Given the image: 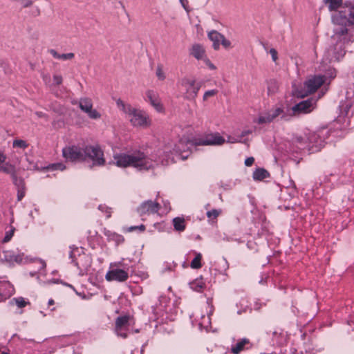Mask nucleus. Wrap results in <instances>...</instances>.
Instances as JSON below:
<instances>
[{
    "instance_id": "1",
    "label": "nucleus",
    "mask_w": 354,
    "mask_h": 354,
    "mask_svg": "<svg viewBox=\"0 0 354 354\" xmlns=\"http://www.w3.org/2000/svg\"><path fill=\"white\" fill-rule=\"evenodd\" d=\"M330 11L339 10L333 15V24L339 27L335 28L336 35H344L347 32L346 26L354 24V3H345L342 0H323Z\"/></svg>"
},
{
    "instance_id": "2",
    "label": "nucleus",
    "mask_w": 354,
    "mask_h": 354,
    "mask_svg": "<svg viewBox=\"0 0 354 354\" xmlns=\"http://www.w3.org/2000/svg\"><path fill=\"white\" fill-rule=\"evenodd\" d=\"M112 163L118 167H132L139 171L152 169L158 164L154 155L148 156L140 151L131 153H115Z\"/></svg>"
},
{
    "instance_id": "3",
    "label": "nucleus",
    "mask_w": 354,
    "mask_h": 354,
    "mask_svg": "<svg viewBox=\"0 0 354 354\" xmlns=\"http://www.w3.org/2000/svg\"><path fill=\"white\" fill-rule=\"evenodd\" d=\"M116 104L118 109L125 114L132 126L142 129L150 127L151 120L145 111L127 104L121 100H118Z\"/></svg>"
},
{
    "instance_id": "4",
    "label": "nucleus",
    "mask_w": 354,
    "mask_h": 354,
    "mask_svg": "<svg viewBox=\"0 0 354 354\" xmlns=\"http://www.w3.org/2000/svg\"><path fill=\"white\" fill-rule=\"evenodd\" d=\"M196 145V142L191 140L187 136H183L176 142L167 143L163 149L161 164L167 165L174 162V157H170V154L180 155L182 153L190 151Z\"/></svg>"
},
{
    "instance_id": "5",
    "label": "nucleus",
    "mask_w": 354,
    "mask_h": 354,
    "mask_svg": "<svg viewBox=\"0 0 354 354\" xmlns=\"http://www.w3.org/2000/svg\"><path fill=\"white\" fill-rule=\"evenodd\" d=\"M324 140L321 135L315 132H310L304 136L297 137L295 144L299 149H308L312 152H316L324 146Z\"/></svg>"
},
{
    "instance_id": "6",
    "label": "nucleus",
    "mask_w": 354,
    "mask_h": 354,
    "mask_svg": "<svg viewBox=\"0 0 354 354\" xmlns=\"http://www.w3.org/2000/svg\"><path fill=\"white\" fill-rule=\"evenodd\" d=\"M177 85L183 91V97L187 100H195L201 87V84L197 82L194 77L188 76L180 78L178 81Z\"/></svg>"
},
{
    "instance_id": "7",
    "label": "nucleus",
    "mask_w": 354,
    "mask_h": 354,
    "mask_svg": "<svg viewBox=\"0 0 354 354\" xmlns=\"http://www.w3.org/2000/svg\"><path fill=\"white\" fill-rule=\"evenodd\" d=\"M129 277V267L124 266L122 261L111 263L109 270L105 275V279L108 281L124 282Z\"/></svg>"
},
{
    "instance_id": "8",
    "label": "nucleus",
    "mask_w": 354,
    "mask_h": 354,
    "mask_svg": "<svg viewBox=\"0 0 354 354\" xmlns=\"http://www.w3.org/2000/svg\"><path fill=\"white\" fill-rule=\"evenodd\" d=\"M70 257L79 269L80 274L84 275L89 272L92 258L88 254L82 252V249L75 248L72 250Z\"/></svg>"
},
{
    "instance_id": "9",
    "label": "nucleus",
    "mask_w": 354,
    "mask_h": 354,
    "mask_svg": "<svg viewBox=\"0 0 354 354\" xmlns=\"http://www.w3.org/2000/svg\"><path fill=\"white\" fill-rule=\"evenodd\" d=\"M325 82L326 79L322 75L310 77L304 82V87L301 90L294 88L292 91L293 95L299 97H304L315 92Z\"/></svg>"
},
{
    "instance_id": "10",
    "label": "nucleus",
    "mask_w": 354,
    "mask_h": 354,
    "mask_svg": "<svg viewBox=\"0 0 354 354\" xmlns=\"http://www.w3.org/2000/svg\"><path fill=\"white\" fill-rule=\"evenodd\" d=\"M135 321L130 315H122L115 320V331L118 336L127 338L134 328Z\"/></svg>"
},
{
    "instance_id": "11",
    "label": "nucleus",
    "mask_w": 354,
    "mask_h": 354,
    "mask_svg": "<svg viewBox=\"0 0 354 354\" xmlns=\"http://www.w3.org/2000/svg\"><path fill=\"white\" fill-rule=\"evenodd\" d=\"M63 157L70 162L85 160L84 147L78 145H68L62 149Z\"/></svg>"
},
{
    "instance_id": "12",
    "label": "nucleus",
    "mask_w": 354,
    "mask_h": 354,
    "mask_svg": "<svg viewBox=\"0 0 354 354\" xmlns=\"http://www.w3.org/2000/svg\"><path fill=\"white\" fill-rule=\"evenodd\" d=\"M85 160L89 159L94 166H102L105 163L104 153L97 146H86L84 147Z\"/></svg>"
},
{
    "instance_id": "13",
    "label": "nucleus",
    "mask_w": 354,
    "mask_h": 354,
    "mask_svg": "<svg viewBox=\"0 0 354 354\" xmlns=\"http://www.w3.org/2000/svg\"><path fill=\"white\" fill-rule=\"evenodd\" d=\"M206 315L203 314V312L196 310L194 314L193 317L194 321L198 322V324L200 328H205L206 330L210 326V315L213 312V306L209 301H207L205 306Z\"/></svg>"
},
{
    "instance_id": "14",
    "label": "nucleus",
    "mask_w": 354,
    "mask_h": 354,
    "mask_svg": "<svg viewBox=\"0 0 354 354\" xmlns=\"http://www.w3.org/2000/svg\"><path fill=\"white\" fill-rule=\"evenodd\" d=\"M3 254V259L11 265H14L15 263H27L31 261V259L28 256L25 255V254L22 252L6 250L4 251Z\"/></svg>"
},
{
    "instance_id": "15",
    "label": "nucleus",
    "mask_w": 354,
    "mask_h": 354,
    "mask_svg": "<svg viewBox=\"0 0 354 354\" xmlns=\"http://www.w3.org/2000/svg\"><path fill=\"white\" fill-rule=\"evenodd\" d=\"M79 107L87 114L88 117L92 120H99L101 118V113L93 106V102L88 97L81 98L79 101Z\"/></svg>"
},
{
    "instance_id": "16",
    "label": "nucleus",
    "mask_w": 354,
    "mask_h": 354,
    "mask_svg": "<svg viewBox=\"0 0 354 354\" xmlns=\"http://www.w3.org/2000/svg\"><path fill=\"white\" fill-rule=\"evenodd\" d=\"M225 142V139L218 133H209L196 140L198 145H221Z\"/></svg>"
},
{
    "instance_id": "17",
    "label": "nucleus",
    "mask_w": 354,
    "mask_h": 354,
    "mask_svg": "<svg viewBox=\"0 0 354 354\" xmlns=\"http://www.w3.org/2000/svg\"><path fill=\"white\" fill-rule=\"evenodd\" d=\"M340 115L338 120H341L342 118H346L344 122L346 125L349 124V118L353 115L354 111V98L347 99L346 101L342 102L340 105Z\"/></svg>"
},
{
    "instance_id": "18",
    "label": "nucleus",
    "mask_w": 354,
    "mask_h": 354,
    "mask_svg": "<svg viewBox=\"0 0 354 354\" xmlns=\"http://www.w3.org/2000/svg\"><path fill=\"white\" fill-rule=\"evenodd\" d=\"M315 107V102L313 100L302 101L292 108L294 115L305 114L311 112Z\"/></svg>"
},
{
    "instance_id": "19",
    "label": "nucleus",
    "mask_w": 354,
    "mask_h": 354,
    "mask_svg": "<svg viewBox=\"0 0 354 354\" xmlns=\"http://www.w3.org/2000/svg\"><path fill=\"white\" fill-rule=\"evenodd\" d=\"M283 113V110L279 106H274L268 111L261 114L257 120L259 124L270 123Z\"/></svg>"
},
{
    "instance_id": "20",
    "label": "nucleus",
    "mask_w": 354,
    "mask_h": 354,
    "mask_svg": "<svg viewBox=\"0 0 354 354\" xmlns=\"http://www.w3.org/2000/svg\"><path fill=\"white\" fill-rule=\"evenodd\" d=\"M159 208L160 205L158 203L147 201L142 203L138 208L137 211L140 216H144L158 212Z\"/></svg>"
},
{
    "instance_id": "21",
    "label": "nucleus",
    "mask_w": 354,
    "mask_h": 354,
    "mask_svg": "<svg viewBox=\"0 0 354 354\" xmlns=\"http://www.w3.org/2000/svg\"><path fill=\"white\" fill-rule=\"evenodd\" d=\"M189 53L198 60H203L207 57L204 46L198 44L192 45Z\"/></svg>"
},
{
    "instance_id": "22",
    "label": "nucleus",
    "mask_w": 354,
    "mask_h": 354,
    "mask_svg": "<svg viewBox=\"0 0 354 354\" xmlns=\"http://www.w3.org/2000/svg\"><path fill=\"white\" fill-rule=\"evenodd\" d=\"M222 36L223 35L216 30H212L208 33V37L213 42L214 50L219 49Z\"/></svg>"
},
{
    "instance_id": "23",
    "label": "nucleus",
    "mask_w": 354,
    "mask_h": 354,
    "mask_svg": "<svg viewBox=\"0 0 354 354\" xmlns=\"http://www.w3.org/2000/svg\"><path fill=\"white\" fill-rule=\"evenodd\" d=\"M338 48L339 50L337 53H335V49L333 48L328 50L326 53L327 59H328L329 61H338L342 57H343L344 55H345V51L341 48V46H339Z\"/></svg>"
},
{
    "instance_id": "24",
    "label": "nucleus",
    "mask_w": 354,
    "mask_h": 354,
    "mask_svg": "<svg viewBox=\"0 0 354 354\" xmlns=\"http://www.w3.org/2000/svg\"><path fill=\"white\" fill-rule=\"evenodd\" d=\"M3 171L7 174H11L15 183H17V180H18L16 177V171L15 167L9 162H6L3 166L0 167V171Z\"/></svg>"
},
{
    "instance_id": "25",
    "label": "nucleus",
    "mask_w": 354,
    "mask_h": 354,
    "mask_svg": "<svg viewBox=\"0 0 354 354\" xmlns=\"http://www.w3.org/2000/svg\"><path fill=\"white\" fill-rule=\"evenodd\" d=\"M104 234L108 238L109 241H113L117 244H120L124 241V238L122 236L118 234L115 232H113L110 230L104 229Z\"/></svg>"
},
{
    "instance_id": "26",
    "label": "nucleus",
    "mask_w": 354,
    "mask_h": 354,
    "mask_svg": "<svg viewBox=\"0 0 354 354\" xmlns=\"http://www.w3.org/2000/svg\"><path fill=\"white\" fill-rule=\"evenodd\" d=\"M26 161L28 165H26V169L28 170H39L40 169L38 162L36 159L30 155H26Z\"/></svg>"
},
{
    "instance_id": "27",
    "label": "nucleus",
    "mask_w": 354,
    "mask_h": 354,
    "mask_svg": "<svg viewBox=\"0 0 354 354\" xmlns=\"http://www.w3.org/2000/svg\"><path fill=\"white\" fill-rule=\"evenodd\" d=\"M270 176L268 171L263 168H258L253 172V178L254 180H263Z\"/></svg>"
},
{
    "instance_id": "28",
    "label": "nucleus",
    "mask_w": 354,
    "mask_h": 354,
    "mask_svg": "<svg viewBox=\"0 0 354 354\" xmlns=\"http://www.w3.org/2000/svg\"><path fill=\"white\" fill-rule=\"evenodd\" d=\"M190 288L196 292H201L205 287V282L203 278L196 279L194 281L189 283Z\"/></svg>"
},
{
    "instance_id": "29",
    "label": "nucleus",
    "mask_w": 354,
    "mask_h": 354,
    "mask_svg": "<svg viewBox=\"0 0 354 354\" xmlns=\"http://www.w3.org/2000/svg\"><path fill=\"white\" fill-rule=\"evenodd\" d=\"M50 53L54 58L60 60L72 59L75 57V55L73 53L59 54L55 50H50Z\"/></svg>"
},
{
    "instance_id": "30",
    "label": "nucleus",
    "mask_w": 354,
    "mask_h": 354,
    "mask_svg": "<svg viewBox=\"0 0 354 354\" xmlns=\"http://www.w3.org/2000/svg\"><path fill=\"white\" fill-rule=\"evenodd\" d=\"M173 225L175 230L183 232L185 229V221L184 218L176 217L173 219Z\"/></svg>"
},
{
    "instance_id": "31",
    "label": "nucleus",
    "mask_w": 354,
    "mask_h": 354,
    "mask_svg": "<svg viewBox=\"0 0 354 354\" xmlns=\"http://www.w3.org/2000/svg\"><path fill=\"white\" fill-rule=\"evenodd\" d=\"M5 286L9 289L8 292L3 291L2 288H0V302L5 301L9 298L15 291L14 287L10 283H6Z\"/></svg>"
},
{
    "instance_id": "32",
    "label": "nucleus",
    "mask_w": 354,
    "mask_h": 354,
    "mask_svg": "<svg viewBox=\"0 0 354 354\" xmlns=\"http://www.w3.org/2000/svg\"><path fill=\"white\" fill-rule=\"evenodd\" d=\"M10 304H12V305L15 304L18 308H22L25 307L26 306H27L28 304H30V302L28 301V299H26L22 297H19L13 298L10 301Z\"/></svg>"
},
{
    "instance_id": "33",
    "label": "nucleus",
    "mask_w": 354,
    "mask_h": 354,
    "mask_svg": "<svg viewBox=\"0 0 354 354\" xmlns=\"http://www.w3.org/2000/svg\"><path fill=\"white\" fill-rule=\"evenodd\" d=\"M146 97L151 106L160 100L158 94L151 90H149L146 92Z\"/></svg>"
},
{
    "instance_id": "34",
    "label": "nucleus",
    "mask_w": 354,
    "mask_h": 354,
    "mask_svg": "<svg viewBox=\"0 0 354 354\" xmlns=\"http://www.w3.org/2000/svg\"><path fill=\"white\" fill-rule=\"evenodd\" d=\"M146 97L151 106L160 100L158 94L151 90H149L146 92Z\"/></svg>"
},
{
    "instance_id": "35",
    "label": "nucleus",
    "mask_w": 354,
    "mask_h": 354,
    "mask_svg": "<svg viewBox=\"0 0 354 354\" xmlns=\"http://www.w3.org/2000/svg\"><path fill=\"white\" fill-rule=\"evenodd\" d=\"M15 184L18 186L19 188L17 194L18 200L21 201L25 195L24 182L22 179H19L17 180V183Z\"/></svg>"
},
{
    "instance_id": "36",
    "label": "nucleus",
    "mask_w": 354,
    "mask_h": 354,
    "mask_svg": "<svg viewBox=\"0 0 354 354\" xmlns=\"http://www.w3.org/2000/svg\"><path fill=\"white\" fill-rule=\"evenodd\" d=\"M202 254L201 253H196L195 258L192 261L190 266L193 269H198L202 267L201 264Z\"/></svg>"
},
{
    "instance_id": "37",
    "label": "nucleus",
    "mask_w": 354,
    "mask_h": 354,
    "mask_svg": "<svg viewBox=\"0 0 354 354\" xmlns=\"http://www.w3.org/2000/svg\"><path fill=\"white\" fill-rule=\"evenodd\" d=\"M248 343V340L243 339L238 342L235 346L232 348V351L234 354H239L244 348L245 345Z\"/></svg>"
},
{
    "instance_id": "38",
    "label": "nucleus",
    "mask_w": 354,
    "mask_h": 354,
    "mask_svg": "<svg viewBox=\"0 0 354 354\" xmlns=\"http://www.w3.org/2000/svg\"><path fill=\"white\" fill-rule=\"evenodd\" d=\"M156 75L157 78L160 81H163L166 78V74L162 66H157Z\"/></svg>"
},
{
    "instance_id": "39",
    "label": "nucleus",
    "mask_w": 354,
    "mask_h": 354,
    "mask_svg": "<svg viewBox=\"0 0 354 354\" xmlns=\"http://www.w3.org/2000/svg\"><path fill=\"white\" fill-rule=\"evenodd\" d=\"M218 93V91L216 89H212L206 91L203 96V100L204 101H207L210 97H214Z\"/></svg>"
},
{
    "instance_id": "40",
    "label": "nucleus",
    "mask_w": 354,
    "mask_h": 354,
    "mask_svg": "<svg viewBox=\"0 0 354 354\" xmlns=\"http://www.w3.org/2000/svg\"><path fill=\"white\" fill-rule=\"evenodd\" d=\"M221 214V209H214L207 212V216L209 219H216Z\"/></svg>"
},
{
    "instance_id": "41",
    "label": "nucleus",
    "mask_w": 354,
    "mask_h": 354,
    "mask_svg": "<svg viewBox=\"0 0 354 354\" xmlns=\"http://www.w3.org/2000/svg\"><path fill=\"white\" fill-rule=\"evenodd\" d=\"M12 146L15 148L26 149L28 147V144L23 140H15Z\"/></svg>"
},
{
    "instance_id": "42",
    "label": "nucleus",
    "mask_w": 354,
    "mask_h": 354,
    "mask_svg": "<svg viewBox=\"0 0 354 354\" xmlns=\"http://www.w3.org/2000/svg\"><path fill=\"white\" fill-rule=\"evenodd\" d=\"M15 230V229L14 227H11L10 230L6 232V235L3 239V243H7L11 240L12 237L14 235Z\"/></svg>"
},
{
    "instance_id": "43",
    "label": "nucleus",
    "mask_w": 354,
    "mask_h": 354,
    "mask_svg": "<svg viewBox=\"0 0 354 354\" xmlns=\"http://www.w3.org/2000/svg\"><path fill=\"white\" fill-rule=\"evenodd\" d=\"M47 169H51V170H61L63 171L66 169V167L62 163H56L53 164L48 167H46Z\"/></svg>"
},
{
    "instance_id": "44",
    "label": "nucleus",
    "mask_w": 354,
    "mask_h": 354,
    "mask_svg": "<svg viewBox=\"0 0 354 354\" xmlns=\"http://www.w3.org/2000/svg\"><path fill=\"white\" fill-rule=\"evenodd\" d=\"M98 209L106 214V218H110L111 215V209L104 205H100Z\"/></svg>"
},
{
    "instance_id": "45",
    "label": "nucleus",
    "mask_w": 354,
    "mask_h": 354,
    "mask_svg": "<svg viewBox=\"0 0 354 354\" xmlns=\"http://www.w3.org/2000/svg\"><path fill=\"white\" fill-rule=\"evenodd\" d=\"M266 50H267V53H268L271 55L272 61L274 62H277V61L278 59V53H277V50L275 48H270Z\"/></svg>"
},
{
    "instance_id": "46",
    "label": "nucleus",
    "mask_w": 354,
    "mask_h": 354,
    "mask_svg": "<svg viewBox=\"0 0 354 354\" xmlns=\"http://www.w3.org/2000/svg\"><path fill=\"white\" fill-rule=\"evenodd\" d=\"M277 90V86L274 82H270L268 87V94H272L276 92Z\"/></svg>"
},
{
    "instance_id": "47",
    "label": "nucleus",
    "mask_w": 354,
    "mask_h": 354,
    "mask_svg": "<svg viewBox=\"0 0 354 354\" xmlns=\"http://www.w3.org/2000/svg\"><path fill=\"white\" fill-rule=\"evenodd\" d=\"M221 44H222L225 48H232L231 41L227 39L223 35L222 36V39L221 40Z\"/></svg>"
},
{
    "instance_id": "48",
    "label": "nucleus",
    "mask_w": 354,
    "mask_h": 354,
    "mask_svg": "<svg viewBox=\"0 0 354 354\" xmlns=\"http://www.w3.org/2000/svg\"><path fill=\"white\" fill-rule=\"evenodd\" d=\"M203 61L210 70L214 71L216 69V66L207 58V57H206Z\"/></svg>"
},
{
    "instance_id": "49",
    "label": "nucleus",
    "mask_w": 354,
    "mask_h": 354,
    "mask_svg": "<svg viewBox=\"0 0 354 354\" xmlns=\"http://www.w3.org/2000/svg\"><path fill=\"white\" fill-rule=\"evenodd\" d=\"M336 76V71L334 68L329 69L326 76H323L326 80L327 77L330 79L335 78Z\"/></svg>"
},
{
    "instance_id": "50",
    "label": "nucleus",
    "mask_w": 354,
    "mask_h": 354,
    "mask_svg": "<svg viewBox=\"0 0 354 354\" xmlns=\"http://www.w3.org/2000/svg\"><path fill=\"white\" fill-rule=\"evenodd\" d=\"M152 106L158 112H162L164 111V106H163L162 104L161 103L160 100L158 102L155 103Z\"/></svg>"
},
{
    "instance_id": "51",
    "label": "nucleus",
    "mask_w": 354,
    "mask_h": 354,
    "mask_svg": "<svg viewBox=\"0 0 354 354\" xmlns=\"http://www.w3.org/2000/svg\"><path fill=\"white\" fill-rule=\"evenodd\" d=\"M136 230H139L140 231L143 232L145 230V226L144 225H140L138 226H131L128 228L127 232H131Z\"/></svg>"
},
{
    "instance_id": "52",
    "label": "nucleus",
    "mask_w": 354,
    "mask_h": 354,
    "mask_svg": "<svg viewBox=\"0 0 354 354\" xmlns=\"http://www.w3.org/2000/svg\"><path fill=\"white\" fill-rule=\"evenodd\" d=\"M53 82L55 85H59L62 82V77L61 75H55L53 76Z\"/></svg>"
},
{
    "instance_id": "53",
    "label": "nucleus",
    "mask_w": 354,
    "mask_h": 354,
    "mask_svg": "<svg viewBox=\"0 0 354 354\" xmlns=\"http://www.w3.org/2000/svg\"><path fill=\"white\" fill-rule=\"evenodd\" d=\"M254 162V158L253 157H249L245 159V165L247 167H250L253 165Z\"/></svg>"
},
{
    "instance_id": "54",
    "label": "nucleus",
    "mask_w": 354,
    "mask_h": 354,
    "mask_svg": "<svg viewBox=\"0 0 354 354\" xmlns=\"http://www.w3.org/2000/svg\"><path fill=\"white\" fill-rule=\"evenodd\" d=\"M169 302V299L166 297H161L160 299V304L161 307L163 308L165 307L167 303Z\"/></svg>"
},
{
    "instance_id": "55",
    "label": "nucleus",
    "mask_w": 354,
    "mask_h": 354,
    "mask_svg": "<svg viewBox=\"0 0 354 354\" xmlns=\"http://www.w3.org/2000/svg\"><path fill=\"white\" fill-rule=\"evenodd\" d=\"M6 159V156L3 153L0 152V164L4 162Z\"/></svg>"
},
{
    "instance_id": "56",
    "label": "nucleus",
    "mask_w": 354,
    "mask_h": 354,
    "mask_svg": "<svg viewBox=\"0 0 354 354\" xmlns=\"http://www.w3.org/2000/svg\"><path fill=\"white\" fill-rule=\"evenodd\" d=\"M6 283H8V282H5L2 284H0V288H2L3 291L4 292H8L9 289L5 286Z\"/></svg>"
},
{
    "instance_id": "57",
    "label": "nucleus",
    "mask_w": 354,
    "mask_h": 354,
    "mask_svg": "<svg viewBox=\"0 0 354 354\" xmlns=\"http://www.w3.org/2000/svg\"><path fill=\"white\" fill-rule=\"evenodd\" d=\"M36 115L39 117V118H45L46 115L44 113L42 112H37L36 113Z\"/></svg>"
},
{
    "instance_id": "58",
    "label": "nucleus",
    "mask_w": 354,
    "mask_h": 354,
    "mask_svg": "<svg viewBox=\"0 0 354 354\" xmlns=\"http://www.w3.org/2000/svg\"><path fill=\"white\" fill-rule=\"evenodd\" d=\"M39 263H40V265H41V268L42 269H44L46 268V263L44 261H41V260L39 261Z\"/></svg>"
},
{
    "instance_id": "59",
    "label": "nucleus",
    "mask_w": 354,
    "mask_h": 354,
    "mask_svg": "<svg viewBox=\"0 0 354 354\" xmlns=\"http://www.w3.org/2000/svg\"><path fill=\"white\" fill-rule=\"evenodd\" d=\"M169 202H164V205L165 206L166 209L168 210L170 209V207L169 206Z\"/></svg>"
},
{
    "instance_id": "60",
    "label": "nucleus",
    "mask_w": 354,
    "mask_h": 354,
    "mask_svg": "<svg viewBox=\"0 0 354 354\" xmlns=\"http://www.w3.org/2000/svg\"><path fill=\"white\" fill-rule=\"evenodd\" d=\"M54 303H55V301H54V300H53V299H50L48 300V305H49V306L53 305V304H54Z\"/></svg>"
},
{
    "instance_id": "61",
    "label": "nucleus",
    "mask_w": 354,
    "mask_h": 354,
    "mask_svg": "<svg viewBox=\"0 0 354 354\" xmlns=\"http://www.w3.org/2000/svg\"><path fill=\"white\" fill-rule=\"evenodd\" d=\"M301 354H303V353H301ZM306 354H312V353H307V352H306Z\"/></svg>"
}]
</instances>
